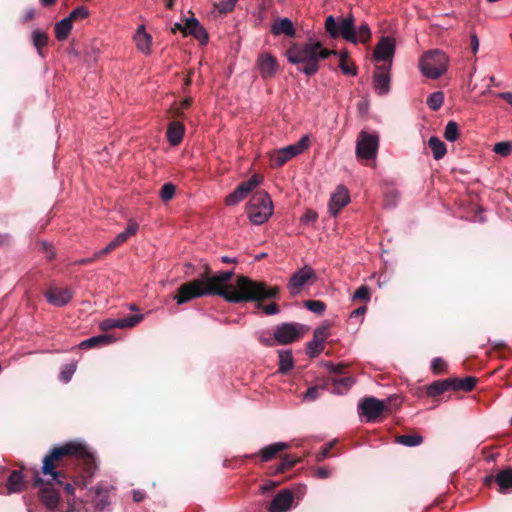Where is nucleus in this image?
<instances>
[{"mask_svg": "<svg viewBox=\"0 0 512 512\" xmlns=\"http://www.w3.org/2000/svg\"><path fill=\"white\" fill-rule=\"evenodd\" d=\"M234 275L233 270L212 274L210 266L204 263L199 276L180 285L173 299L182 305L203 296H220L230 303H242L275 297L280 291L277 286L268 287L265 282L254 281L243 275L238 276L233 285L231 280Z\"/></svg>", "mask_w": 512, "mask_h": 512, "instance_id": "nucleus-1", "label": "nucleus"}, {"mask_svg": "<svg viewBox=\"0 0 512 512\" xmlns=\"http://www.w3.org/2000/svg\"><path fill=\"white\" fill-rule=\"evenodd\" d=\"M81 465L83 472L92 475L96 469L94 455L88 448L79 442H68L54 447L44 457L42 473L49 475L58 485H64V490L68 495L74 493V485L83 484V476L71 474L70 467Z\"/></svg>", "mask_w": 512, "mask_h": 512, "instance_id": "nucleus-2", "label": "nucleus"}, {"mask_svg": "<svg viewBox=\"0 0 512 512\" xmlns=\"http://www.w3.org/2000/svg\"><path fill=\"white\" fill-rule=\"evenodd\" d=\"M331 55H338L339 61L349 60V53L343 50L338 53L335 50L323 48L320 42H309L303 45L293 43L286 51V57L291 64H303L299 71L307 76L315 75L319 70V61Z\"/></svg>", "mask_w": 512, "mask_h": 512, "instance_id": "nucleus-3", "label": "nucleus"}, {"mask_svg": "<svg viewBox=\"0 0 512 512\" xmlns=\"http://www.w3.org/2000/svg\"><path fill=\"white\" fill-rule=\"evenodd\" d=\"M246 212L256 225L265 223L273 214V202L266 191L254 193L247 204Z\"/></svg>", "mask_w": 512, "mask_h": 512, "instance_id": "nucleus-4", "label": "nucleus"}, {"mask_svg": "<svg viewBox=\"0 0 512 512\" xmlns=\"http://www.w3.org/2000/svg\"><path fill=\"white\" fill-rule=\"evenodd\" d=\"M325 29L332 38L342 37L353 44L357 43L355 19L350 13L347 17L335 19L332 15L325 20Z\"/></svg>", "mask_w": 512, "mask_h": 512, "instance_id": "nucleus-5", "label": "nucleus"}, {"mask_svg": "<svg viewBox=\"0 0 512 512\" xmlns=\"http://www.w3.org/2000/svg\"><path fill=\"white\" fill-rule=\"evenodd\" d=\"M422 74L431 79H438L448 68V56L441 50L426 52L419 64Z\"/></svg>", "mask_w": 512, "mask_h": 512, "instance_id": "nucleus-6", "label": "nucleus"}, {"mask_svg": "<svg viewBox=\"0 0 512 512\" xmlns=\"http://www.w3.org/2000/svg\"><path fill=\"white\" fill-rule=\"evenodd\" d=\"M401 401L397 396L389 397L384 401L375 397H365L359 403L360 414L366 417L367 421H376L382 413L391 412L392 406L400 405Z\"/></svg>", "mask_w": 512, "mask_h": 512, "instance_id": "nucleus-7", "label": "nucleus"}, {"mask_svg": "<svg viewBox=\"0 0 512 512\" xmlns=\"http://www.w3.org/2000/svg\"><path fill=\"white\" fill-rule=\"evenodd\" d=\"M309 143V137L305 135L296 144L274 151L270 156L271 166L274 168L283 166L290 159L306 150L309 147Z\"/></svg>", "mask_w": 512, "mask_h": 512, "instance_id": "nucleus-8", "label": "nucleus"}, {"mask_svg": "<svg viewBox=\"0 0 512 512\" xmlns=\"http://www.w3.org/2000/svg\"><path fill=\"white\" fill-rule=\"evenodd\" d=\"M378 146V135L361 131L357 138L356 156L360 160H373L376 158Z\"/></svg>", "mask_w": 512, "mask_h": 512, "instance_id": "nucleus-9", "label": "nucleus"}, {"mask_svg": "<svg viewBox=\"0 0 512 512\" xmlns=\"http://www.w3.org/2000/svg\"><path fill=\"white\" fill-rule=\"evenodd\" d=\"M316 279L315 271L310 266L305 265L291 275L287 284V289L290 295L296 296L310 280L313 283Z\"/></svg>", "mask_w": 512, "mask_h": 512, "instance_id": "nucleus-10", "label": "nucleus"}, {"mask_svg": "<svg viewBox=\"0 0 512 512\" xmlns=\"http://www.w3.org/2000/svg\"><path fill=\"white\" fill-rule=\"evenodd\" d=\"M33 486L39 488L40 500L48 509H54L58 505V492L54 489L50 482L45 483L43 481V479L39 476L38 471L34 473Z\"/></svg>", "mask_w": 512, "mask_h": 512, "instance_id": "nucleus-11", "label": "nucleus"}, {"mask_svg": "<svg viewBox=\"0 0 512 512\" xmlns=\"http://www.w3.org/2000/svg\"><path fill=\"white\" fill-rule=\"evenodd\" d=\"M301 325L297 323H283L274 330V339L277 343L290 344L302 336Z\"/></svg>", "mask_w": 512, "mask_h": 512, "instance_id": "nucleus-12", "label": "nucleus"}, {"mask_svg": "<svg viewBox=\"0 0 512 512\" xmlns=\"http://www.w3.org/2000/svg\"><path fill=\"white\" fill-rule=\"evenodd\" d=\"M330 371L333 373L331 377L332 392L344 394L354 385L355 379L343 373V366H332Z\"/></svg>", "mask_w": 512, "mask_h": 512, "instance_id": "nucleus-13", "label": "nucleus"}, {"mask_svg": "<svg viewBox=\"0 0 512 512\" xmlns=\"http://www.w3.org/2000/svg\"><path fill=\"white\" fill-rule=\"evenodd\" d=\"M139 225L134 220H129L126 229L119 233L105 248L98 251V256H105L124 244L132 236L136 235Z\"/></svg>", "mask_w": 512, "mask_h": 512, "instance_id": "nucleus-14", "label": "nucleus"}, {"mask_svg": "<svg viewBox=\"0 0 512 512\" xmlns=\"http://www.w3.org/2000/svg\"><path fill=\"white\" fill-rule=\"evenodd\" d=\"M329 337V327L322 325L314 330L312 341L307 344V354L310 357L318 356L324 350V344Z\"/></svg>", "mask_w": 512, "mask_h": 512, "instance_id": "nucleus-15", "label": "nucleus"}, {"mask_svg": "<svg viewBox=\"0 0 512 512\" xmlns=\"http://www.w3.org/2000/svg\"><path fill=\"white\" fill-rule=\"evenodd\" d=\"M143 318L144 316L142 314L129 315L121 319L109 318L101 322L100 328L103 331H108L114 328H131L140 323L143 320Z\"/></svg>", "mask_w": 512, "mask_h": 512, "instance_id": "nucleus-16", "label": "nucleus"}, {"mask_svg": "<svg viewBox=\"0 0 512 512\" xmlns=\"http://www.w3.org/2000/svg\"><path fill=\"white\" fill-rule=\"evenodd\" d=\"M373 87L379 95L390 91V64L378 66L373 74Z\"/></svg>", "mask_w": 512, "mask_h": 512, "instance_id": "nucleus-17", "label": "nucleus"}, {"mask_svg": "<svg viewBox=\"0 0 512 512\" xmlns=\"http://www.w3.org/2000/svg\"><path fill=\"white\" fill-rule=\"evenodd\" d=\"M350 202L349 191L343 185H339L336 191L331 195L329 201V212L336 217L340 210Z\"/></svg>", "mask_w": 512, "mask_h": 512, "instance_id": "nucleus-18", "label": "nucleus"}, {"mask_svg": "<svg viewBox=\"0 0 512 512\" xmlns=\"http://www.w3.org/2000/svg\"><path fill=\"white\" fill-rule=\"evenodd\" d=\"M259 73L263 79L273 77L278 70L277 59L270 53H262L257 58Z\"/></svg>", "mask_w": 512, "mask_h": 512, "instance_id": "nucleus-19", "label": "nucleus"}, {"mask_svg": "<svg viewBox=\"0 0 512 512\" xmlns=\"http://www.w3.org/2000/svg\"><path fill=\"white\" fill-rule=\"evenodd\" d=\"M47 301L54 306H64L70 302L73 293L69 288L50 287L45 292Z\"/></svg>", "mask_w": 512, "mask_h": 512, "instance_id": "nucleus-20", "label": "nucleus"}, {"mask_svg": "<svg viewBox=\"0 0 512 512\" xmlns=\"http://www.w3.org/2000/svg\"><path fill=\"white\" fill-rule=\"evenodd\" d=\"M395 51V43L390 37H382L374 49L376 61H389L391 63Z\"/></svg>", "mask_w": 512, "mask_h": 512, "instance_id": "nucleus-21", "label": "nucleus"}, {"mask_svg": "<svg viewBox=\"0 0 512 512\" xmlns=\"http://www.w3.org/2000/svg\"><path fill=\"white\" fill-rule=\"evenodd\" d=\"M292 502L293 494L289 490H282L272 499L269 512H287Z\"/></svg>", "mask_w": 512, "mask_h": 512, "instance_id": "nucleus-22", "label": "nucleus"}, {"mask_svg": "<svg viewBox=\"0 0 512 512\" xmlns=\"http://www.w3.org/2000/svg\"><path fill=\"white\" fill-rule=\"evenodd\" d=\"M188 35H191L194 38H196L202 45L207 44L209 40V36L206 29L194 17L186 19L185 37Z\"/></svg>", "mask_w": 512, "mask_h": 512, "instance_id": "nucleus-23", "label": "nucleus"}, {"mask_svg": "<svg viewBox=\"0 0 512 512\" xmlns=\"http://www.w3.org/2000/svg\"><path fill=\"white\" fill-rule=\"evenodd\" d=\"M6 488L9 494L20 493L26 490L27 482L20 470L11 471L6 482Z\"/></svg>", "mask_w": 512, "mask_h": 512, "instance_id": "nucleus-24", "label": "nucleus"}, {"mask_svg": "<svg viewBox=\"0 0 512 512\" xmlns=\"http://www.w3.org/2000/svg\"><path fill=\"white\" fill-rule=\"evenodd\" d=\"M271 33L274 36L285 35L287 37H295L296 30L289 18L277 19L271 26Z\"/></svg>", "mask_w": 512, "mask_h": 512, "instance_id": "nucleus-25", "label": "nucleus"}, {"mask_svg": "<svg viewBox=\"0 0 512 512\" xmlns=\"http://www.w3.org/2000/svg\"><path fill=\"white\" fill-rule=\"evenodd\" d=\"M289 448V444L286 442H276L262 448L257 455L261 458L262 462H267L273 459L279 452ZM256 456V454H254ZM250 457H253L251 455Z\"/></svg>", "mask_w": 512, "mask_h": 512, "instance_id": "nucleus-26", "label": "nucleus"}, {"mask_svg": "<svg viewBox=\"0 0 512 512\" xmlns=\"http://www.w3.org/2000/svg\"><path fill=\"white\" fill-rule=\"evenodd\" d=\"M185 132L184 125L179 121H173L167 128V140L172 146H177L181 143Z\"/></svg>", "mask_w": 512, "mask_h": 512, "instance_id": "nucleus-27", "label": "nucleus"}, {"mask_svg": "<svg viewBox=\"0 0 512 512\" xmlns=\"http://www.w3.org/2000/svg\"><path fill=\"white\" fill-rule=\"evenodd\" d=\"M449 380L451 383V390H454V391L461 390V391H465V392L472 391L478 382V379L473 376H467L465 378L452 377V378H449Z\"/></svg>", "mask_w": 512, "mask_h": 512, "instance_id": "nucleus-28", "label": "nucleus"}, {"mask_svg": "<svg viewBox=\"0 0 512 512\" xmlns=\"http://www.w3.org/2000/svg\"><path fill=\"white\" fill-rule=\"evenodd\" d=\"M48 41V34L41 29H35L31 34V42L41 57H45L44 49L48 45Z\"/></svg>", "mask_w": 512, "mask_h": 512, "instance_id": "nucleus-29", "label": "nucleus"}, {"mask_svg": "<svg viewBox=\"0 0 512 512\" xmlns=\"http://www.w3.org/2000/svg\"><path fill=\"white\" fill-rule=\"evenodd\" d=\"M495 482L499 485L501 493L512 490V467L499 471L495 475Z\"/></svg>", "mask_w": 512, "mask_h": 512, "instance_id": "nucleus-30", "label": "nucleus"}, {"mask_svg": "<svg viewBox=\"0 0 512 512\" xmlns=\"http://www.w3.org/2000/svg\"><path fill=\"white\" fill-rule=\"evenodd\" d=\"M114 340H115L114 337H112L111 335L101 334V335L93 336L91 338H88V339L82 341L79 344V347L81 349H89V348H94V347L110 344V343L114 342Z\"/></svg>", "mask_w": 512, "mask_h": 512, "instance_id": "nucleus-31", "label": "nucleus"}, {"mask_svg": "<svg viewBox=\"0 0 512 512\" xmlns=\"http://www.w3.org/2000/svg\"><path fill=\"white\" fill-rule=\"evenodd\" d=\"M135 41H136L137 48L141 52H143V53L150 52L152 38L148 33H146L145 27L143 25H141L137 28V31L135 34Z\"/></svg>", "mask_w": 512, "mask_h": 512, "instance_id": "nucleus-32", "label": "nucleus"}, {"mask_svg": "<svg viewBox=\"0 0 512 512\" xmlns=\"http://www.w3.org/2000/svg\"><path fill=\"white\" fill-rule=\"evenodd\" d=\"M451 390V383L449 378L436 380L431 383L426 390V394L429 397H436L443 394L446 391Z\"/></svg>", "mask_w": 512, "mask_h": 512, "instance_id": "nucleus-33", "label": "nucleus"}, {"mask_svg": "<svg viewBox=\"0 0 512 512\" xmlns=\"http://www.w3.org/2000/svg\"><path fill=\"white\" fill-rule=\"evenodd\" d=\"M73 22L67 17L55 25V36L58 41H64L70 34Z\"/></svg>", "mask_w": 512, "mask_h": 512, "instance_id": "nucleus-34", "label": "nucleus"}, {"mask_svg": "<svg viewBox=\"0 0 512 512\" xmlns=\"http://www.w3.org/2000/svg\"><path fill=\"white\" fill-rule=\"evenodd\" d=\"M428 145L432 150L433 157L435 160H440L445 156V154L447 152L446 145L438 137H436V136L430 137V139L428 141Z\"/></svg>", "mask_w": 512, "mask_h": 512, "instance_id": "nucleus-35", "label": "nucleus"}, {"mask_svg": "<svg viewBox=\"0 0 512 512\" xmlns=\"http://www.w3.org/2000/svg\"><path fill=\"white\" fill-rule=\"evenodd\" d=\"M294 366L292 353L290 350L279 351V368L278 372L285 374L290 371Z\"/></svg>", "mask_w": 512, "mask_h": 512, "instance_id": "nucleus-36", "label": "nucleus"}, {"mask_svg": "<svg viewBox=\"0 0 512 512\" xmlns=\"http://www.w3.org/2000/svg\"><path fill=\"white\" fill-rule=\"evenodd\" d=\"M300 458L295 457L291 454H286L282 461L275 468L274 474H282L291 470L297 463L300 462Z\"/></svg>", "mask_w": 512, "mask_h": 512, "instance_id": "nucleus-37", "label": "nucleus"}, {"mask_svg": "<svg viewBox=\"0 0 512 512\" xmlns=\"http://www.w3.org/2000/svg\"><path fill=\"white\" fill-rule=\"evenodd\" d=\"M396 442L408 447L418 446L423 442V437L419 434L413 435H399L396 437Z\"/></svg>", "mask_w": 512, "mask_h": 512, "instance_id": "nucleus-38", "label": "nucleus"}, {"mask_svg": "<svg viewBox=\"0 0 512 512\" xmlns=\"http://www.w3.org/2000/svg\"><path fill=\"white\" fill-rule=\"evenodd\" d=\"M263 181V176L260 174H254L247 181L241 182L238 186L243 188V192L248 195L251 191H253L258 185H260Z\"/></svg>", "mask_w": 512, "mask_h": 512, "instance_id": "nucleus-39", "label": "nucleus"}, {"mask_svg": "<svg viewBox=\"0 0 512 512\" xmlns=\"http://www.w3.org/2000/svg\"><path fill=\"white\" fill-rule=\"evenodd\" d=\"M444 102V94L441 91H436L432 94H430L427 98V105L428 107L433 110L437 111L441 108Z\"/></svg>", "mask_w": 512, "mask_h": 512, "instance_id": "nucleus-40", "label": "nucleus"}, {"mask_svg": "<svg viewBox=\"0 0 512 512\" xmlns=\"http://www.w3.org/2000/svg\"><path fill=\"white\" fill-rule=\"evenodd\" d=\"M444 137L449 142H454L459 137V127L455 121H449L445 126Z\"/></svg>", "mask_w": 512, "mask_h": 512, "instance_id": "nucleus-41", "label": "nucleus"}, {"mask_svg": "<svg viewBox=\"0 0 512 512\" xmlns=\"http://www.w3.org/2000/svg\"><path fill=\"white\" fill-rule=\"evenodd\" d=\"M243 190V188L237 186L236 189L226 197L225 203L227 205H235L245 199L247 195L243 192Z\"/></svg>", "mask_w": 512, "mask_h": 512, "instance_id": "nucleus-42", "label": "nucleus"}, {"mask_svg": "<svg viewBox=\"0 0 512 512\" xmlns=\"http://www.w3.org/2000/svg\"><path fill=\"white\" fill-rule=\"evenodd\" d=\"M243 190V188L237 186L236 189L226 197L225 203L227 205H235L245 199L247 195L243 192Z\"/></svg>", "mask_w": 512, "mask_h": 512, "instance_id": "nucleus-43", "label": "nucleus"}, {"mask_svg": "<svg viewBox=\"0 0 512 512\" xmlns=\"http://www.w3.org/2000/svg\"><path fill=\"white\" fill-rule=\"evenodd\" d=\"M304 307L311 312L321 315L326 309V304L320 300H307L304 302Z\"/></svg>", "mask_w": 512, "mask_h": 512, "instance_id": "nucleus-44", "label": "nucleus"}, {"mask_svg": "<svg viewBox=\"0 0 512 512\" xmlns=\"http://www.w3.org/2000/svg\"><path fill=\"white\" fill-rule=\"evenodd\" d=\"M357 35V42L361 43H367L372 36L371 30L367 23H363L359 26L358 30L356 31Z\"/></svg>", "mask_w": 512, "mask_h": 512, "instance_id": "nucleus-45", "label": "nucleus"}, {"mask_svg": "<svg viewBox=\"0 0 512 512\" xmlns=\"http://www.w3.org/2000/svg\"><path fill=\"white\" fill-rule=\"evenodd\" d=\"M352 300L368 302L370 300V288L367 285H361L353 294Z\"/></svg>", "mask_w": 512, "mask_h": 512, "instance_id": "nucleus-46", "label": "nucleus"}, {"mask_svg": "<svg viewBox=\"0 0 512 512\" xmlns=\"http://www.w3.org/2000/svg\"><path fill=\"white\" fill-rule=\"evenodd\" d=\"M493 151L503 157L509 156L512 153V142H498L494 145Z\"/></svg>", "mask_w": 512, "mask_h": 512, "instance_id": "nucleus-47", "label": "nucleus"}, {"mask_svg": "<svg viewBox=\"0 0 512 512\" xmlns=\"http://www.w3.org/2000/svg\"><path fill=\"white\" fill-rule=\"evenodd\" d=\"M76 371V364L70 363L62 367L59 379L65 383L69 382Z\"/></svg>", "mask_w": 512, "mask_h": 512, "instance_id": "nucleus-48", "label": "nucleus"}, {"mask_svg": "<svg viewBox=\"0 0 512 512\" xmlns=\"http://www.w3.org/2000/svg\"><path fill=\"white\" fill-rule=\"evenodd\" d=\"M279 295V293L274 297V298H277ZM273 297H271L270 299H272ZM266 298H263V300H265ZM257 302V308L258 309H262L263 312L267 315H274V314H277L279 313V306L276 304V303H270L268 305H263L260 301H262V299L260 300H255Z\"/></svg>", "mask_w": 512, "mask_h": 512, "instance_id": "nucleus-49", "label": "nucleus"}, {"mask_svg": "<svg viewBox=\"0 0 512 512\" xmlns=\"http://www.w3.org/2000/svg\"><path fill=\"white\" fill-rule=\"evenodd\" d=\"M176 187L172 183H166L160 190V197L163 201L171 200L175 195Z\"/></svg>", "mask_w": 512, "mask_h": 512, "instance_id": "nucleus-50", "label": "nucleus"}, {"mask_svg": "<svg viewBox=\"0 0 512 512\" xmlns=\"http://www.w3.org/2000/svg\"><path fill=\"white\" fill-rule=\"evenodd\" d=\"M238 0H222L219 4H216V8L221 14H227L231 12Z\"/></svg>", "mask_w": 512, "mask_h": 512, "instance_id": "nucleus-51", "label": "nucleus"}, {"mask_svg": "<svg viewBox=\"0 0 512 512\" xmlns=\"http://www.w3.org/2000/svg\"><path fill=\"white\" fill-rule=\"evenodd\" d=\"M88 15H89L88 10L85 7H83V6H80V7H77L76 9H74L69 14V16L67 18L70 19L73 22V21H76L78 19H85L86 17H88Z\"/></svg>", "mask_w": 512, "mask_h": 512, "instance_id": "nucleus-52", "label": "nucleus"}, {"mask_svg": "<svg viewBox=\"0 0 512 512\" xmlns=\"http://www.w3.org/2000/svg\"><path fill=\"white\" fill-rule=\"evenodd\" d=\"M339 68L343 74L348 76H355L357 73L356 67L349 64V60L339 61Z\"/></svg>", "mask_w": 512, "mask_h": 512, "instance_id": "nucleus-53", "label": "nucleus"}, {"mask_svg": "<svg viewBox=\"0 0 512 512\" xmlns=\"http://www.w3.org/2000/svg\"><path fill=\"white\" fill-rule=\"evenodd\" d=\"M431 369L435 374H440L446 369V362L442 358H434L431 364Z\"/></svg>", "mask_w": 512, "mask_h": 512, "instance_id": "nucleus-54", "label": "nucleus"}, {"mask_svg": "<svg viewBox=\"0 0 512 512\" xmlns=\"http://www.w3.org/2000/svg\"><path fill=\"white\" fill-rule=\"evenodd\" d=\"M323 390L322 387L320 386H313V387H310L305 395H304V398L308 401H314L316 400L319 396H320V391Z\"/></svg>", "mask_w": 512, "mask_h": 512, "instance_id": "nucleus-55", "label": "nucleus"}, {"mask_svg": "<svg viewBox=\"0 0 512 512\" xmlns=\"http://www.w3.org/2000/svg\"><path fill=\"white\" fill-rule=\"evenodd\" d=\"M36 17V10L34 8H28L24 11L20 17V22L26 24Z\"/></svg>", "mask_w": 512, "mask_h": 512, "instance_id": "nucleus-56", "label": "nucleus"}, {"mask_svg": "<svg viewBox=\"0 0 512 512\" xmlns=\"http://www.w3.org/2000/svg\"><path fill=\"white\" fill-rule=\"evenodd\" d=\"M316 219H317V213L312 210H308L302 216L301 221L305 222V223H313L316 221Z\"/></svg>", "mask_w": 512, "mask_h": 512, "instance_id": "nucleus-57", "label": "nucleus"}, {"mask_svg": "<svg viewBox=\"0 0 512 512\" xmlns=\"http://www.w3.org/2000/svg\"><path fill=\"white\" fill-rule=\"evenodd\" d=\"M109 505L108 498L106 496H98L95 501V507L98 510H103Z\"/></svg>", "mask_w": 512, "mask_h": 512, "instance_id": "nucleus-58", "label": "nucleus"}, {"mask_svg": "<svg viewBox=\"0 0 512 512\" xmlns=\"http://www.w3.org/2000/svg\"><path fill=\"white\" fill-rule=\"evenodd\" d=\"M332 447L333 444L331 443L323 446L321 452L317 455V460L322 461L323 459H325L329 455V452L332 449Z\"/></svg>", "mask_w": 512, "mask_h": 512, "instance_id": "nucleus-59", "label": "nucleus"}, {"mask_svg": "<svg viewBox=\"0 0 512 512\" xmlns=\"http://www.w3.org/2000/svg\"><path fill=\"white\" fill-rule=\"evenodd\" d=\"M470 46H471L472 52L474 54H476L479 49V40L475 33L471 34V36H470Z\"/></svg>", "mask_w": 512, "mask_h": 512, "instance_id": "nucleus-60", "label": "nucleus"}, {"mask_svg": "<svg viewBox=\"0 0 512 512\" xmlns=\"http://www.w3.org/2000/svg\"><path fill=\"white\" fill-rule=\"evenodd\" d=\"M315 475L317 478L326 479L330 476V471L327 468L319 467L315 471Z\"/></svg>", "mask_w": 512, "mask_h": 512, "instance_id": "nucleus-61", "label": "nucleus"}, {"mask_svg": "<svg viewBox=\"0 0 512 512\" xmlns=\"http://www.w3.org/2000/svg\"><path fill=\"white\" fill-rule=\"evenodd\" d=\"M102 256H98V252H96L92 257H89V258H83L81 260H78L76 263L79 264V265H87V264H90L92 262H94L95 260L101 258Z\"/></svg>", "mask_w": 512, "mask_h": 512, "instance_id": "nucleus-62", "label": "nucleus"}, {"mask_svg": "<svg viewBox=\"0 0 512 512\" xmlns=\"http://www.w3.org/2000/svg\"><path fill=\"white\" fill-rule=\"evenodd\" d=\"M367 307L365 305L358 307L357 309L353 310L350 314V318H356L359 316H362L366 313Z\"/></svg>", "mask_w": 512, "mask_h": 512, "instance_id": "nucleus-63", "label": "nucleus"}, {"mask_svg": "<svg viewBox=\"0 0 512 512\" xmlns=\"http://www.w3.org/2000/svg\"><path fill=\"white\" fill-rule=\"evenodd\" d=\"M497 96L512 105V92H501Z\"/></svg>", "mask_w": 512, "mask_h": 512, "instance_id": "nucleus-64", "label": "nucleus"}]
</instances>
